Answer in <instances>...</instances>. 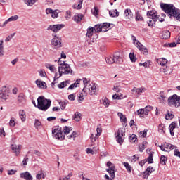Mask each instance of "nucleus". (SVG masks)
Listing matches in <instances>:
<instances>
[{"label":"nucleus","mask_w":180,"mask_h":180,"mask_svg":"<svg viewBox=\"0 0 180 180\" xmlns=\"http://www.w3.org/2000/svg\"><path fill=\"white\" fill-rule=\"evenodd\" d=\"M33 105L35 108H38L40 110L46 112L50 106H51V101L50 99H46L44 96H41L37 98V105L35 101H32Z\"/></svg>","instance_id":"1"},{"label":"nucleus","mask_w":180,"mask_h":180,"mask_svg":"<svg viewBox=\"0 0 180 180\" xmlns=\"http://www.w3.org/2000/svg\"><path fill=\"white\" fill-rule=\"evenodd\" d=\"M160 7L170 18L176 16L175 13H178V8H176L174 4H160Z\"/></svg>","instance_id":"2"},{"label":"nucleus","mask_w":180,"mask_h":180,"mask_svg":"<svg viewBox=\"0 0 180 180\" xmlns=\"http://www.w3.org/2000/svg\"><path fill=\"white\" fill-rule=\"evenodd\" d=\"M58 63L60 66L58 67L59 77H58L57 78H60V77H62L63 74H72V70H71L70 65L65 63V61H63V63H61L60 59H59Z\"/></svg>","instance_id":"3"},{"label":"nucleus","mask_w":180,"mask_h":180,"mask_svg":"<svg viewBox=\"0 0 180 180\" xmlns=\"http://www.w3.org/2000/svg\"><path fill=\"white\" fill-rule=\"evenodd\" d=\"M167 103L171 108H180V96L176 94L170 96L167 99Z\"/></svg>","instance_id":"4"},{"label":"nucleus","mask_w":180,"mask_h":180,"mask_svg":"<svg viewBox=\"0 0 180 180\" xmlns=\"http://www.w3.org/2000/svg\"><path fill=\"white\" fill-rule=\"evenodd\" d=\"M110 26H113V24H110L109 22H103V24H98L93 27L95 33H99L100 32H108L109 30V27Z\"/></svg>","instance_id":"5"},{"label":"nucleus","mask_w":180,"mask_h":180,"mask_svg":"<svg viewBox=\"0 0 180 180\" xmlns=\"http://www.w3.org/2000/svg\"><path fill=\"white\" fill-rule=\"evenodd\" d=\"M147 16L148 18V25L150 27H153V26L155 25V22L158 20V16L157 15V13L153 11H148L147 13Z\"/></svg>","instance_id":"6"},{"label":"nucleus","mask_w":180,"mask_h":180,"mask_svg":"<svg viewBox=\"0 0 180 180\" xmlns=\"http://www.w3.org/2000/svg\"><path fill=\"white\" fill-rule=\"evenodd\" d=\"M83 92L87 95V94H89V95H95L96 92L98 91V88H96V84H91L87 87L83 88Z\"/></svg>","instance_id":"7"},{"label":"nucleus","mask_w":180,"mask_h":180,"mask_svg":"<svg viewBox=\"0 0 180 180\" xmlns=\"http://www.w3.org/2000/svg\"><path fill=\"white\" fill-rule=\"evenodd\" d=\"M52 134L54 136L55 139H57V140L63 141L65 139V136L63 134V130L60 127H56L52 130Z\"/></svg>","instance_id":"8"},{"label":"nucleus","mask_w":180,"mask_h":180,"mask_svg":"<svg viewBox=\"0 0 180 180\" xmlns=\"http://www.w3.org/2000/svg\"><path fill=\"white\" fill-rule=\"evenodd\" d=\"M11 90L8 86H4L0 89V101H6L9 98Z\"/></svg>","instance_id":"9"},{"label":"nucleus","mask_w":180,"mask_h":180,"mask_svg":"<svg viewBox=\"0 0 180 180\" xmlns=\"http://www.w3.org/2000/svg\"><path fill=\"white\" fill-rule=\"evenodd\" d=\"M125 133L126 132L123 128H120L116 134L117 141L120 144V146H122V144H123V141H124L123 136H125Z\"/></svg>","instance_id":"10"},{"label":"nucleus","mask_w":180,"mask_h":180,"mask_svg":"<svg viewBox=\"0 0 180 180\" xmlns=\"http://www.w3.org/2000/svg\"><path fill=\"white\" fill-rule=\"evenodd\" d=\"M60 10L56 9V10H53L51 8H46V15H51V18L53 19H57L58 18V13H60Z\"/></svg>","instance_id":"11"},{"label":"nucleus","mask_w":180,"mask_h":180,"mask_svg":"<svg viewBox=\"0 0 180 180\" xmlns=\"http://www.w3.org/2000/svg\"><path fill=\"white\" fill-rule=\"evenodd\" d=\"M64 26V24L51 25L48 27L47 30H51L52 32L57 33V32L61 30Z\"/></svg>","instance_id":"12"},{"label":"nucleus","mask_w":180,"mask_h":180,"mask_svg":"<svg viewBox=\"0 0 180 180\" xmlns=\"http://www.w3.org/2000/svg\"><path fill=\"white\" fill-rule=\"evenodd\" d=\"M51 44L52 46H53L54 47H56V49H60V47H61V39L57 36H55L51 41Z\"/></svg>","instance_id":"13"},{"label":"nucleus","mask_w":180,"mask_h":180,"mask_svg":"<svg viewBox=\"0 0 180 180\" xmlns=\"http://www.w3.org/2000/svg\"><path fill=\"white\" fill-rule=\"evenodd\" d=\"M158 147L160 148L162 151H168L167 150H174V148H177L174 145L168 143H165L162 146H158Z\"/></svg>","instance_id":"14"},{"label":"nucleus","mask_w":180,"mask_h":180,"mask_svg":"<svg viewBox=\"0 0 180 180\" xmlns=\"http://www.w3.org/2000/svg\"><path fill=\"white\" fill-rule=\"evenodd\" d=\"M132 40H133V41H136V46L139 49V50H140L141 51H145V53H147V48H145L144 46H143V44H141V43H140V41H139L136 39V37H134L133 35H132Z\"/></svg>","instance_id":"15"},{"label":"nucleus","mask_w":180,"mask_h":180,"mask_svg":"<svg viewBox=\"0 0 180 180\" xmlns=\"http://www.w3.org/2000/svg\"><path fill=\"white\" fill-rule=\"evenodd\" d=\"M20 178L25 180H33V176L29 172L20 173Z\"/></svg>","instance_id":"16"},{"label":"nucleus","mask_w":180,"mask_h":180,"mask_svg":"<svg viewBox=\"0 0 180 180\" xmlns=\"http://www.w3.org/2000/svg\"><path fill=\"white\" fill-rule=\"evenodd\" d=\"M124 16L126 20H131L133 18V13L131 12V10H130V8L125 9Z\"/></svg>","instance_id":"17"},{"label":"nucleus","mask_w":180,"mask_h":180,"mask_svg":"<svg viewBox=\"0 0 180 180\" xmlns=\"http://www.w3.org/2000/svg\"><path fill=\"white\" fill-rule=\"evenodd\" d=\"M18 19H19V16L18 15H13L10 17L8 19H7L2 25V27H5V26H6V25H8V23H9V22H16V20H18Z\"/></svg>","instance_id":"18"},{"label":"nucleus","mask_w":180,"mask_h":180,"mask_svg":"<svg viewBox=\"0 0 180 180\" xmlns=\"http://www.w3.org/2000/svg\"><path fill=\"white\" fill-rule=\"evenodd\" d=\"M35 84L38 88L41 89H44L47 88V85L46 84L45 82L41 81L40 79H38L35 81Z\"/></svg>","instance_id":"19"},{"label":"nucleus","mask_w":180,"mask_h":180,"mask_svg":"<svg viewBox=\"0 0 180 180\" xmlns=\"http://www.w3.org/2000/svg\"><path fill=\"white\" fill-rule=\"evenodd\" d=\"M96 131H97V134L95 136H94V134L91 135L92 143H94V141H96V139L99 138V136H101V134L102 133V129L99 127H98L96 129Z\"/></svg>","instance_id":"20"},{"label":"nucleus","mask_w":180,"mask_h":180,"mask_svg":"<svg viewBox=\"0 0 180 180\" xmlns=\"http://www.w3.org/2000/svg\"><path fill=\"white\" fill-rule=\"evenodd\" d=\"M114 61L116 64H120L122 63V58H120V52H116L113 56Z\"/></svg>","instance_id":"21"},{"label":"nucleus","mask_w":180,"mask_h":180,"mask_svg":"<svg viewBox=\"0 0 180 180\" xmlns=\"http://www.w3.org/2000/svg\"><path fill=\"white\" fill-rule=\"evenodd\" d=\"M82 19H84V14L81 13H77L73 17V20L77 23H79Z\"/></svg>","instance_id":"22"},{"label":"nucleus","mask_w":180,"mask_h":180,"mask_svg":"<svg viewBox=\"0 0 180 180\" xmlns=\"http://www.w3.org/2000/svg\"><path fill=\"white\" fill-rule=\"evenodd\" d=\"M20 147H22L20 145L11 146V149L15 153L16 155H19V153H20Z\"/></svg>","instance_id":"23"},{"label":"nucleus","mask_w":180,"mask_h":180,"mask_svg":"<svg viewBox=\"0 0 180 180\" xmlns=\"http://www.w3.org/2000/svg\"><path fill=\"white\" fill-rule=\"evenodd\" d=\"M79 82H81V79H77L75 83L68 87V89H74V88H78V86H79Z\"/></svg>","instance_id":"24"},{"label":"nucleus","mask_w":180,"mask_h":180,"mask_svg":"<svg viewBox=\"0 0 180 180\" xmlns=\"http://www.w3.org/2000/svg\"><path fill=\"white\" fill-rule=\"evenodd\" d=\"M144 91H146V89H144V88L134 87L132 89V92H136V94H137V95H141V94H143V92H144Z\"/></svg>","instance_id":"25"},{"label":"nucleus","mask_w":180,"mask_h":180,"mask_svg":"<svg viewBox=\"0 0 180 180\" xmlns=\"http://www.w3.org/2000/svg\"><path fill=\"white\" fill-rule=\"evenodd\" d=\"M25 98L26 96H25V94L23 93H20L18 96V101L20 103H23L25 101H26Z\"/></svg>","instance_id":"26"},{"label":"nucleus","mask_w":180,"mask_h":180,"mask_svg":"<svg viewBox=\"0 0 180 180\" xmlns=\"http://www.w3.org/2000/svg\"><path fill=\"white\" fill-rule=\"evenodd\" d=\"M19 116L22 120V122L26 121V112L23 110H20L19 111Z\"/></svg>","instance_id":"27"},{"label":"nucleus","mask_w":180,"mask_h":180,"mask_svg":"<svg viewBox=\"0 0 180 180\" xmlns=\"http://www.w3.org/2000/svg\"><path fill=\"white\" fill-rule=\"evenodd\" d=\"M162 39H164V40H167V39H169L171 37V32H169V31L166 30L164 31L162 35Z\"/></svg>","instance_id":"28"},{"label":"nucleus","mask_w":180,"mask_h":180,"mask_svg":"<svg viewBox=\"0 0 180 180\" xmlns=\"http://www.w3.org/2000/svg\"><path fill=\"white\" fill-rule=\"evenodd\" d=\"M166 98L167 96H165L164 91H161L160 94L158 96V99H159V101H161V102H164V101H165Z\"/></svg>","instance_id":"29"},{"label":"nucleus","mask_w":180,"mask_h":180,"mask_svg":"<svg viewBox=\"0 0 180 180\" xmlns=\"http://www.w3.org/2000/svg\"><path fill=\"white\" fill-rule=\"evenodd\" d=\"M168 63V60L165 59V58H160L158 60V64H160V65H162L163 67Z\"/></svg>","instance_id":"30"},{"label":"nucleus","mask_w":180,"mask_h":180,"mask_svg":"<svg viewBox=\"0 0 180 180\" xmlns=\"http://www.w3.org/2000/svg\"><path fill=\"white\" fill-rule=\"evenodd\" d=\"M159 133L160 134H165V125L164 124H160L158 127Z\"/></svg>","instance_id":"31"},{"label":"nucleus","mask_w":180,"mask_h":180,"mask_svg":"<svg viewBox=\"0 0 180 180\" xmlns=\"http://www.w3.org/2000/svg\"><path fill=\"white\" fill-rule=\"evenodd\" d=\"M68 84H70L69 81L62 82L60 84H58V88H59V89H63V88H65Z\"/></svg>","instance_id":"32"},{"label":"nucleus","mask_w":180,"mask_h":180,"mask_svg":"<svg viewBox=\"0 0 180 180\" xmlns=\"http://www.w3.org/2000/svg\"><path fill=\"white\" fill-rule=\"evenodd\" d=\"M147 147V142L144 141L142 143L139 144V151L141 153H143L144 150H146V148Z\"/></svg>","instance_id":"33"},{"label":"nucleus","mask_w":180,"mask_h":180,"mask_svg":"<svg viewBox=\"0 0 180 180\" xmlns=\"http://www.w3.org/2000/svg\"><path fill=\"white\" fill-rule=\"evenodd\" d=\"M94 32H95L94 30V27H89L87 29V33H86L87 37H89V38L92 37L94 34Z\"/></svg>","instance_id":"34"},{"label":"nucleus","mask_w":180,"mask_h":180,"mask_svg":"<svg viewBox=\"0 0 180 180\" xmlns=\"http://www.w3.org/2000/svg\"><path fill=\"white\" fill-rule=\"evenodd\" d=\"M90 82H91V79L87 78H83V84L84 88H88V86L91 85Z\"/></svg>","instance_id":"35"},{"label":"nucleus","mask_w":180,"mask_h":180,"mask_svg":"<svg viewBox=\"0 0 180 180\" xmlns=\"http://www.w3.org/2000/svg\"><path fill=\"white\" fill-rule=\"evenodd\" d=\"M36 2H37V0H25V4H26L27 6H33Z\"/></svg>","instance_id":"36"},{"label":"nucleus","mask_w":180,"mask_h":180,"mask_svg":"<svg viewBox=\"0 0 180 180\" xmlns=\"http://www.w3.org/2000/svg\"><path fill=\"white\" fill-rule=\"evenodd\" d=\"M109 15L111 18H117V16H119V13L117 12V10L115 9L113 11H109Z\"/></svg>","instance_id":"37"},{"label":"nucleus","mask_w":180,"mask_h":180,"mask_svg":"<svg viewBox=\"0 0 180 180\" xmlns=\"http://www.w3.org/2000/svg\"><path fill=\"white\" fill-rule=\"evenodd\" d=\"M117 115L119 116V117H120V120L121 122H123V123H126V122H127V118H126V116H124L123 113L118 112Z\"/></svg>","instance_id":"38"},{"label":"nucleus","mask_w":180,"mask_h":180,"mask_svg":"<svg viewBox=\"0 0 180 180\" xmlns=\"http://www.w3.org/2000/svg\"><path fill=\"white\" fill-rule=\"evenodd\" d=\"M73 119L75 122H79V120H81V113L76 112L74 115Z\"/></svg>","instance_id":"39"},{"label":"nucleus","mask_w":180,"mask_h":180,"mask_svg":"<svg viewBox=\"0 0 180 180\" xmlns=\"http://www.w3.org/2000/svg\"><path fill=\"white\" fill-rule=\"evenodd\" d=\"M167 161H168V158L165 155L160 157V164H162V165H166Z\"/></svg>","instance_id":"40"},{"label":"nucleus","mask_w":180,"mask_h":180,"mask_svg":"<svg viewBox=\"0 0 180 180\" xmlns=\"http://www.w3.org/2000/svg\"><path fill=\"white\" fill-rule=\"evenodd\" d=\"M105 61L108 64H113L115 63V59L112 56H108L106 58H105Z\"/></svg>","instance_id":"41"},{"label":"nucleus","mask_w":180,"mask_h":180,"mask_svg":"<svg viewBox=\"0 0 180 180\" xmlns=\"http://www.w3.org/2000/svg\"><path fill=\"white\" fill-rule=\"evenodd\" d=\"M123 165L125 167L127 172H129V174H130V172H131V166H130L129 162H124Z\"/></svg>","instance_id":"42"},{"label":"nucleus","mask_w":180,"mask_h":180,"mask_svg":"<svg viewBox=\"0 0 180 180\" xmlns=\"http://www.w3.org/2000/svg\"><path fill=\"white\" fill-rule=\"evenodd\" d=\"M96 151H98V149H95V147H93L92 148H87L86 149V152L87 153V154H95L96 153Z\"/></svg>","instance_id":"43"},{"label":"nucleus","mask_w":180,"mask_h":180,"mask_svg":"<svg viewBox=\"0 0 180 180\" xmlns=\"http://www.w3.org/2000/svg\"><path fill=\"white\" fill-rule=\"evenodd\" d=\"M46 68H49L51 72H56L57 71V69H56V67L53 65L46 64Z\"/></svg>","instance_id":"44"},{"label":"nucleus","mask_w":180,"mask_h":180,"mask_svg":"<svg viewBox=\"0 0 180 180\" xmlns=\"http://www.w3.org/2000/svg\"><path fill=\"white\" fill-rule=\"evenodd\" d=\"M15 122H16V118L11 117L9 122V126L11 127H15V126H16V123Z\"/></svg>","instance_id":"45"},{"label":"nucleus","mask_w":180,"mask_h":180,"mask_svg":"<svg viewBox=\"0 0 180 180\" xmlns=\"http://www.w3.org/2000/svg\"><path fill=\"white\" fill-rule=\"evenodd\" d=\"M129 139L131 143H136L137 141V136L136 134L131 135Z\"/></svg>","instance_id":"46"},{"label":"nucleus","mask_w":180,"mask_h":180,"mask_svg":"<svg viewBox=\"0 0 180 180\" xmlns=\"http://www.w3.org/2000/svg\"><path fill=\"white\" fill-rule=\"evenodd\" d=\"M4 56V41L0 40V57Z\"/></svg>","instance_id":"47"},{"label":"nucleus","mask_w":180,"mask_h":180,"mask_svg":"<svg viewBox=\"0 0 180 180\" xmlns=\"http://www.w3.org/2000/svg\"><path fill=\"white\" fill-rule=\"evenodd\" d=\"M153 109V107L146 106L144 108H143V112L145 113V116H147L148 115V112Z\"/></svg>","instance_id":"48"},{"label":"nucleus","mask_w":180,"mask_h":180,"mask_svg":"<svg viewBox=\"0 0 180 180\" xmlns=\"http://www.w3.org/2000/svg\"><path fill=\"white\" fill-rule=\"evenodd\" d=\"M137 115L138 116H139L140 117H144V116H146V114L144 112V110L143 109H139L137 110Z\"/></svg>","instance_id":"49"},{"label":"nucleus","mask_w":180,"mask_h":180,"mask_svg":"<svg viewBox=\"0 0 180 180\" xmlns=\"http://www.w3.org/2000/svg\"><path fill=\"white\" fill-rule=\"evenodd\" d=\"M148 164H153L154 160L153 159V153L149 154L148 158L146 159Z\"/></svg>","instance_id":"50"},{"label":"nucleus","mask_w":180,"mask_h":180,"mask_svg":"<svg viewBox=\"0 0 180 180\" xmlns=\"http://www.w3.org/2000/svg\"><path fill=\"white\" fill-rule=\"evenodd\" d=\"M72 130V128H71V127H65L63 131L65 134H70V131Z\"/></svg>","instance_id":"51"},{"label":"nucleus","mask_w":180,"mask_h":180,"mask_svg":"<svg viewBox=\"0 0 180 180\" xmlns=\"http://www.w3.org/2000/svg\"><path fill=\"white\" fill-rule=\"evenodd\" d=\"M177 126L176 122H173L169 126V130H174Z\"/></svg>","instance_id":"52"},{"label":"nucleus","mask_w":180,"mask_h":180,"mask_svg":"<svg viewBox=\"0 0 180 180\" xmlns=\"http://www.w3.org/2000/svg\"><path fill=\"white\" fill-rule=\"evenodd\" d=\"M59 105L62 110H64V109H65V107L67 106V101H60L59 102Z\"/></svg>","instance_id":"53"},{"label":"nucleus","mask_w":180,"mask_h":180,"mask_svg":"<svg viewBox=\"0 0 180 180\" xmlns=\"http://www.w3.org/2000/svg\"><path fill=\"white\" fill-rule=\"evenodd\" d=\"M135 15L136 21L143 20V17L140 15V13H139V11L136 12Z\"/></svg>","instance_id":"54"},{"label":"nucleus","mask_w":180,"mask_h":180,"mask_svg":"<svg viewBox=\"0 0 180 180\" xmlns=\"http://www.w3.org/2000/svg\"><path fill=\"white\" fill-rule=\"evenodd\" d=\"M75 137H77V132L73 131L71 135H69L68 136V140H71V139H73V140H75Z\"/></svg>","instance_id":"55"},{"label":"nucleus","mask_w":180,"mask_h":180,"mask_svg":"<svg viewBox=\"0 0 180 180\" xmlns=\"http://www.w3.org/2000/svg\"><path fill=\"white\" fill-rule=\"evenodd\" d=\"M162 70L164 74H165L166 75H167V74H171V72H172V71H169V68H168V66L163 68Z\"/></svg>","instance_id":"56"},{"label":"nucleus","mask_w":180,"mask_h":180,"mask_svg":"<svg viewBox=\"0 0 180 180\" xmlns=\"http://www.w3.org/2000/svg\"><path fill=\"white\" fill-rule=\"evenodd\" d=\"M166 120H171V119H174V115L172 113L168 112L165 116Z\"/></svg>","instance_id":"57"},{"label":"nucleus","mask_w":180,"mask_h":180,"mask_svg":"<svg viewBox=\"0 0 180 180\" xmlns=\"http://www.w3.org/2000/svg\"><path fill=\"white\" fill-rule=\"evenodd\" d=\"M93 15H94V16H96L98 15H99V10L98 9V7L95 6L94 8V10L91 11Z\"/></svg>","instance_id":"58"},{"label":"nucleus","mask_w":180,"mask_h":180,"mask_svg":"<svg viewBox=\"0 0 180 180\" xmlns=\"http://www.w3.org/2000/svg\"><path fill=\"white\" fill-rule=\"evenodd\" d=\"M39 74L40 75V77H46V70H44V69H41L39 70Z\"/></svg>","instance_id":"59"},{"label":"nucleus","mask_w":180,"mask_h":180,"mask_svg":"<svg viewBox=\"0 0 180 180\" xmlns=\"http://www.w3.org/2000/svg\"><path fill=\"white\" fill-rule=\"evenodd\" d=\"M41 124V122L39 120L36 119L35 122L34 124V127L37 129H39V127H40Z\"/></svg>","instance_id":"60"},{"label":"nucleus","mask_w":180,"mask_h":180,"mask_svg":"<svg viewBox=\"0 0 180 180\" xmlns=\"http://www.w3.org/2000/svg\"><path fill=\"white\" fill-rule=\"evenodd\" d=\"M78 102L81 103L82 102H84V94L82 93H80L78 95Z\"/></svg>","instance_id":"61"},{"label":"nucleus","mask_w":180,"mask_h":180,"mask_svg":"<svg viewBox=\"0 0 180 180\" xmlns=\"http://www.w3.org/2000/svg\"><path fill=\"white\" fill-rule=\"evenodd\" d=\"M103 103L104 106H105V108H108L109 107V99H108L107 98H104L103 100Z\"/></svg>","instance_id":"62"},{"label":"nucleus","mask_w":180,"mask_h":180,"mask_svg":"<svg viewBox=\"0 0 180 180\" xmlns=\"http://www.w3.org/2000/svg\"><path fill=\"white\" fill-rule=\"evenodd\" d=\"M174 155L175 157H179V158H180V151L179 149H177L176 148H174Z\"/></svg>","instance_id":"63"},{"label":"nucleus","mask_w":180,"mask_h":180,"mask_svg":"<svg viewBox=\"0 0 180 180\" xmlns=\"http://www.w3.org/2000/svg\"><path fill=\"white\" fill-rule=\"evenodd\" d=\"M113 91H115V92H120V91H122V87L119 85H115L113 87Z\"/></svg>","instance_id":"64"}]
</instances>
